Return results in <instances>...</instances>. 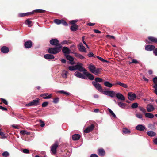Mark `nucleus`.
Returning a JSON list of instances; mask_svg holds the SVG:
<instances>
[{"label":"nucleus","instance_id":"1","mask_svg":"<svg viewBox=\"0 0 157 157\" xmlns=\"http://www.w3.org/2000/svg\"><path fill=\"white\" fill-rule=\"evenodd\" d=\"M59 46H56L54 48H49L48 50V53L50 54H56L59 53L61 50L62 46L61 44H59Z\"/></svg>","mask_w":157,"mask_h":157},{"label":"nucleus","instance_id":"2","mask_svg":"<svg viewBox=\"0 0 157 157\" xmlns=\"http://www.w3.org/2000/svg\"><path fill=\"white\" fill-rule=\"evenodd\" d=\"M40 99L39 98H36L35 100H33L32 101L26 104V106H37L39 105Z\"/></svg>","mask_w":157,"mask_h":157},{"label":"nucleus","instance_id":"3","mask_svg":"<svg viewBox=\"0 0 157 157\" xmlns=\"http://www.w3.org/2000/svg\"><path fill=\"white\" fill-rule=\"evenodd\" d=\"M59 145V143L56 141L51 146V151L53 154H55L57 152V148Z\"/></svg>","mask_w":157,"mask_h":157},{"label":"nucleus","instance_id":"4","mask_svg":"<svg viewBox=\"0 0 157 157\" xmlns=\"http://www.w3.org/2000/svg\"><path fill=\"white\" fill-rule=\"evenodd\" d=\"M93 85L94 86L95 88L99 91L101 93H103V90L100 84L98 83H96V82L93 81L92 82Z\"/></svg>","mask_w":157,"mask_h":157},{"label":"nucleus","instance_id":"5","mask_svg":"<svg viewBox=\"0 0 157 157\" xmlns=\"http://www.w3.org/2000/svg\"><path fill=\"white\" fill-rule=\"evenodd\" d=\"M82 64L81 63H78L76 65V70H78L80 72H83V74L84 75V73L86 72L87 70L83 67L81 66Z\"/></svg>","mask_w":157,"mask_h":157},{"label":"nucleus","instance_id":"6","mask_svg":"<svg viewBox=\"0 0 157 157\" xmlns=\"http://www.w3.org/2000/svg\"><path fill=\"white\" fill-rule=\"evenodd\" d=\"M103 94L105 95L109 96L112 98L116 96V93L113 91H104Z\"/></svg>","mask_w":157,"mask_h":157},{"label":"nucleus","instance_id":"7","mask_svg":"<svg viewBox=\"0 0 157 157\" xmlns=\"http://www.w3.org/2000/svg\"><path fill=\"white\" fill-rule=\"evenodd\" d=\"M49 42L50 44L52 45L55 46H59V44H61L59 43V41L58 40L56 39H52Z\"/></svg>","mask_w":157,"mask_h":157},{"label":"nucleus","instance_id":"8","mask_svg":"<svg viewBox=\"0 0 157 157\" xmlns=\"http://www.w3.org/2000/svg\"><path fill=\"white\" fill-rule=\"evenodd\" d=\"M74 75L78 78H83L85 79H87L86 77L84 75V74L81 73L78 71H76L74 73Z\"/></svg>","mask_w":157,"mask_h":157},{"label":"nucleus","instance_id":"9","mask_svg":"<svg viewBox=\"0 0 157 157\" xmlns=\"http://www.w3.org/2000/svg\"><path fill=\"white\" fill-rule=\"evenodd\" d=\"M65 56L67 59L70 61V62H68V63L71 65H74L75 64V62L74 61V59L72 56L70 55H65Z\"/></svg>","mask_w":157,"mask_h":157},{"label":"nucleus","instance_id":"10","mask_svg":"<svg viewBox=\"0 0 157 157\" xmlns=\"http://www.w3.org/2000/svg\"><path fill=\"white\" fill-rule=\"evenodd\" d=\"M148 39L149 40V41L147 40H146V41L149 43H155L157 44V38L152 36H149L148 37Z\"/></svg>","mask_w":157,"mask_h":157},{"label":"nucleus","instance_id":"11","mask_svg":"<svg viewBox=\"0 0 157 157\" xmlns=\"http://www.w3.org/2000/svg\"><path fill=\"white\" fill-rule=\"evenodd\" d=\"M94 126L93 124H92L91 125L88 127L85 130L84 132L85 133H88L92 131L94 128Z\"/></svg>","mask_w":157,"mask_h":157},{"label":"nucleus","instance_id":"12","mask_svg":"<svg viewBox=\"0 0 157 157\" xmlns=\"http://www.w3.org/2000/svg\"><path fill=\"white\" fill-rule=\"evenodd\" d=\"M84 75L87 78H88L90 80H93L94 79V75L88 72L87 71L86 72L84 73Z\"/></svg>","mask_w":157,"mask_h":157},{"label":"nucleus","instance_id":"13","mask_svg":"<svg viewBox=\"0 0 157 157\" xmlns=\"http://www.w3.org/2000/svg\"><path fill=\"white\" fill-rule=\"evenodd\" d=\"M24 46L26 48H30L32 46V42L31 40L26 41L24 44Z\"/></svg>","mask_w":157,"mask_h":157},{"label":"nucleus","instance_id":"14","mask_svg":"<svg viewBox=\"0 0 157 157\" xmlns=\"http://www.w3.org/2000/svg\"><path fill=\"white\" fill-rule=\"evenodd\" d=\"M128 99L130 100H134L136 97V95L135 94H132V92H129L128 94Z\"/></svg>","mask_w":157,"mask_h":157},{"label":"nucleus","instance_id":"15","mask_svg":"<svg viewBox=\"0 0 157 157\" xmlns=\"http://www.w3.org/2000/svg\"><path fill=\"white\" fill-rule=\"evenodd\" d=\"M98 154L100 156H104L105 154V152L103 148H100L98 149Z\"/></svg>","mask_w":157,"mask_h":157},{"label":"nucleus","instance_id":"16","mask_svg":"<svg viewBox=\"0 0 157 157\" xmlns=\"http://www.w3.org/2000/svg\"><path fill=\"white\" fill-rule=\"evenodd\" d=\"M146 108L147 111L148 112H151L154 111L155 108L151 104H148L147 105Z\"/></svg>","mask_w":157,"mask_h":157},{"label":"nucleus","instance_id":"17","mask_svg":"<svg viewBox=\"0 0 157 157\" xmlns=\"http://www.w3.org/2000/svg\"><path fill=\"white\" fill-rule=\"evenodd\" d=\"M1 51L3 53L6 54L8 53L9 51V48L6 46H4L1 48Z\"/></svg>","mask_w":157,"mask_h":157},{"label":"nucleus","instance_id":"18","mask_svg":"<svg viewBox=\"0 0 157 157\" xmlns=\"http://www.w3.org/2000/svg\"><path fill=\"white\" fill-rule=\"evenodd\" d=\"M155 48L154 46L152 45H147L145 46V49L148 51H152Z\"/></svg>","mask_w":157,"mask_h":157},{"label":"nucleus","instance_id":"19","mask_svg":"<svg viewBox=\"0 0 157 157\" xmlns=\"http://www.w3.org/2000/svg\"><path fill=\"white\" fill-rule=\"evenodd\" d=\"M116 97L118 99L121 100L122 101H124L125 100V97L121 93H117L116 94Z\"/></svg>","mask_w":157,"mask_h":157},{"label":"nucleus","instance_id":"20","mask_svg":"<svg viewBox=\"0 0 157 157\" xmlns=\"http://www.w3.org/2000/svg\"><path fill=\"white\" fill-rule=\"evenodd\" d=\"M70 50L66 47H64L62 48V52L65 54H68L70 53Z\"/></svg>","mask_w":157,"mask_h":157},{"label":"nucleus","instance_id":"21","mask_svg":"<svg viewBox=\"0 0 157 157\" xmlns=\"http://www.w3.org/2000/svg\"><path fill=\"white\" fill-rule=\"evenodd\" d=\"M136 129L140 131H143L145 129V127L143 125L139 124L136 127Z\"/></svg>","mask_w":157,"mask_h":157},{"label":"nucleus","instance_id":"22","mask_svg":"<svg viewBox=\"0 0 157 157\" xmlns=\"http://www.w3.org/2000/svg\"><path fill=\"white\" fill-rule=\"evenodd\" d=\"M33 14V12H29L25 13H20L18 15V17H22L26 16L31 15Z\"/></svg>","mask_w":157,"mask_h":157},{"label":"nucleus","instance_id":"23","mask_svg":"<svg viewBox=\"0 0 157 157\" xmlns=\"http://www.w3.org/2000/svg\"><path fill=\"white\" fill-rule=\"evenodd\" d=\"M79 48H78L80 51L84 52H86V49L85 47L83 45L82 43H80L79 45Z\"/></svg>","mask_w":157,"mask_h":157},{"label":"nucleus","instance_id":"24","mask_svg":"<svg viewBox=\"0 0 157 157\" xmlns=\"http://www.w3.org/2000/svg\"><path fill=\"white\" fill-rule=\"evenodd\" d=\"M44 58L47 59H52L54 58V56L52 54H47L44 56Z\"/></svg>","mask_w":157,"mask_h":157},{"label":"nucleus","instance_id":"25","mask_svg":"<svg viewBox=\"0 0 157 157\" xmlns=\"http://www.w3.org/2000/svg\"><path fill=\"white\" fill-rule=\"evenodd\" d=\"M80 137V135L78 134H75L72 136V140L75 141L78 140Z\"/></svg>","mask_w":157,"mask_h":157},{"label":"nucleus","instance_id":"26","mask_svg":"<svg viewBox=\"0 0 157 157\" xmlns=\"http://www.w3.org/2000/svg\"><path fill=\"white\" fill-rule=\"evenodd\" d=\"M89 68L90 71L92 73H94V71L96 69V67L94 65H90L89 67Z\"/></svg>","mask_w":157,"mask_h":157},{"label":"nucleus","instance_id":"27","mask_svg":"<svg viewBox=\"0 0 157 157\" xmlns=\"http://www.w3.org/2000/svg\"><path fill=\"white\" fill-rule=\"evenodd\" d=\"M45 12L44 10L42 9H36L33 10L32 12H33V14L34 13H44Z\"/></svg>","mask_w":157,"mask_h":157},{"label":"nucleus","instance_id":"28","mask_svg":"<svg viewBox=\"0 0 157 157\" xmlns=\"http://www.w3.org/2000/svg\"><path fill=\"white\" fill-rule=\"evenodd\" d=\"M78 29V25H72L70 27V29L72 31H76Z\"/></svg>","mask_w":157,"mask_h":157},{"label":"nucleus","instance_id":"29","mask_svg":"<svg viewBox=\"0 0 157 157\" xmlns=\"http://www.w3.org/2000/svg\"><path fill=\"white\" fill-rule=\"evenodd\" d=\"M25 24L27 25L29 27H31L33 25L32 21H30L29 19H28L26 20L25 21Z\"/></svg>","mask_w":157,"mask_h":157},{"label":"nucleus","instance_id":"30","mask_svg":"<svg viewBox=\"0 0 157 157\" xmlns=\"http://www.w3.org/2000/svg\"><path fill=\"white\" fill-rule=\"evenodd\" d=\"M116 84L118 85H120V86L125 88H128V86L126 84L122 83L119 82H117L116 83Z\"/></svg>","mask_w":157,"mask_h":157},{"label":"nucleus","instance_id":"31","mask_svg":"<svg viewBox=\"0 0 157 157\" xmlns=\"http://www.w3.org/2000/svg\"><path fill=\"white\" fill-rule=\"evenodd\" d=\"M117 104L118 106L122 108H124L127 105V104L122 103L121 102H117Z\"/></svg>","mask_w":157,"mask_h":157},{"label":"nucleus","instance_id":"32","mask_svg":"<svg viewBox=\"0 0 157 157\" xmlns=\"http://www.w3.org/2000/svg\"><path fill=\"white\" fill-rule=\"evenodd\" d=\"M145 116L146 117H147L149 118L152 119L153 118L154 116L152 113H146L145 114Z\"/></svg>","mask_w":157,"mask_h":157},{"label":"nucleus","instance_id":"33","mask_svg":"<svg viewBox=\"0 0 157 157\" xmlns=\"http://www.w3.org/2000/svg\"><path fill=\"white\" fill-rule=\"evenodd\" d=\"M75 56L77 57H78L81 59H85L84 57L80 54L77 53H74Z\"/></svg>","mask_w":157,"mask_h":157},{"label":"nucleus","instance_id":"34","mask_svg":"<svg viewBox=\"0 0 157 157\" xmlns=\"http://www.w3.org/2000/svg\"><path fill=\"white\" fill-rule=\"evenodd\" d=\"M147 134L149 136L151 137L154 136H155L156 134L155 132L152 131L148 132Z\"/></svg>","mask_w":157,"mask_h":157},{"label":"nucleus","instance_id":"35","mask_svg":"<svg viewBox=\"0 0 157 157\" xmlns=\"http://www.w3.org/2000/svg\"><path fill=\"white\" fill-rule=\"evenodd\" d=\"M104 85L106 87L110 88L113 85L109 83V82L105 81L104 83Z\"/></svg>","mask_w":157,"mask_h":157},{"label":"nucleus","instance_id":"36","mask_svg":"<svg viewBox=\"0 0 157 157\" xmlns=\"http://www.w3.org/2000/svg\"><path fill=\"white\" fill-rule=\"evenodd\" d=\"M95 81H94V82H96V83H98V82H102L103 81V79L99 77H96L95 78Z\"/></svg>","mask_w":157,"mask_h":157},{"label":"nucleus","instance_id":"37","mask_svg":"<svg viewBox=\"0 0 157 157\" xmlns=\"http://www.w3.org/2000/svg\"><path fill=\"white\" fill-rule=\"evenodd\" d=\"M122 132L125 134L129 133L130 132V131L126 128H123Z\"/></svg>","mask_w":157,"mask_h":157},{"label":"nucleus","instance_id":"38","mask_svg":"<svg viewBox=\"0 0 157 157\" xmlns=\"http://www.w3.org/2000/svg\"><path fill=\"white\" fill-rule=\"evenodd\" d=\"M101 69L100 68H97L95 69L94 73L95 75H97L98 74H100L101 73Z\"/></svg>","mask_w":157,"mask_h":157},{"label":"nucleus","instance_id":"39","mask_svg":"<svg viewBox=\"0 0 157 157\" xmlns=\"http://www.w3.org/2000/svg\"><path fill=\"white\" fill-rule=\"evenodd\" d=\"M20 133L22 135H24L25 134H26L27 135H30V133L29 132L25 130H21L20 132Z\"/></svg>","mask_w":157,"mask_h":157},{"label":"nucleus","instance_id":"40","mask_svg":"<svg viewBox=\"0 0 157 157\" xmlns=\"http://www.w3.org/2000/svg\"><path fill=\"white\" fill-rule=\"evenodd\" d=\"M154 89L153 90L154 93L157 95V84H155L153 86Z\"/></svg>","mask_w":157,"mask_h":157},{"label":"nucleus","instance_id":"41","mask_svg":"<svg viewBox=\"0 0 157 157\" xmlns=\"http://www.w3.org/2000/svg\"><path fill=\"white\" fill-rule=\"evenodd\" d=\"M97 57L98 59L99 60L103 62H106V63H109V62L107 61V60H105L103 59L101 57L98 56H97Z\"/></svg>","mask_w":157,"mask_h":157},{"label":"nucleus","instance_id":"42","mask_svg":"<svg viewBox=\"0 0 157 157\" xmlns=\"http://www.w3.org/2000/svg\"><path fill=\"white\" fill-rule=\"evenodd\" d=\"M62 21V20H59L58 19H55L54 20V22L57 25H59L61 24V22Z\"/></svg>","mask_w":157,"mask_h":157},{"label":"nucleus","instance_id":"43","mask_svg":"<svg viewBox=\"0 0 157 157\" xmlns=\"http://www.w3.org/2000/svg\"><path fill=\"white\" fill-rule=\"evenodd\" d=\"M108 110L109 112L111 113V115L115 118H116V116L114 113L109 108H108Z\"/></svg>","mask_w":157,"mask_h":157},{"label":"nucleus","instance_id":"44","mask_svg":"<svg viewBox=\"0 0 157 157\" xmlns=\"http://www.w3.org/2000/svg\"><path fill=\"white\" fill-rule=\"evenodd\" d=\"M76 65L73 66H70L68 67L69 69L71 71H73L75 70H76Z\"/></svg>","mask_w":157,"mask_h":157},{"label":"nucleus","instance_id":"45","mask_svg":"<svg viewBox=\"0 0 157 157\" xmlns=\"http://www.w3.org/2000/svg\"><path fill=\"white\" fill-rule=\"evenodd\" d=\"M138 104L137 103H134L132 104L131 107L132 109L136 108L138 107Z\"/></svg>","mask_w":157,"mask_h":157},{"label":"nucleus","instance_id":"46","mask_svg":"<svg viewBox=\"0 0 157 157\" xmlns=\"http://www.w3.org/2000/svg\"><path fill=\"white\" fill-rule=\"evenodd\" d=\"M71 43L70 42L69 40H64L61 42V44H69Z\"/></svg>","mask_w":157,"mask_h":157},{"label":"nucleus","instance_id":"47","mask_svg":"<svg viewBox=\"0 0 157 157\" xmlns=\"http://www.w3.org/2000/svg\"><path fill=\"white\" fill-rule=\"evenodd\" d=\"M78 21V20H73L71 21L70 23L72 25H77L75 23L77 22Z\"/></svg>","mask_w":157,"mask_h":157},{"label":"nucleus","instance_id":"48","mask_svg":"<svg viewBox=\"0 0 157 157\" xmlns=\"http://www.w3.org/2000/svg\"><path fill=\"white\" fill-rule=\"evenodd\" d=\"M139 108L140 110L142 111L145 114L146 113V110L144 108L140 106H139Z\"/></svg>","mask_w":157,"mask_h":157},{"label":"nucleus","instance_id":"49","mask_svg":"<svg viewBox=\"0 0 157 157\" xmlns=\"http://www.w3.org/2000/svg\"><path fill=\"white\" fill-rule=\"evenodd\" d=\"M0 100H1V101H2L3 103L6 105H8V102L5 99L3 98H1L0 99Z\"/></svg>","mask_w":157,"mask_h":157},{"label":"nucleus","instance_id":"50","mask_svg":"<svg viewBox=\"0 0 157 157\" xmlns=\"http://www.w3.org/2000/svg\"><path fill=\"white\" fill-rule=\"evenodd\" d=\"M9 155V153L7 151L4 152L2 154L3 156L4 157H6Z\"/></svg>","mask_w":157,"mask_h":157},{"label":"nucleus","instance_id":"51","mask_svg":"<svg viewBox=\"0 0 157 157\" xmlns=\"http://www.w3.org/2000/svg\"><path fill=\"white\" fill-rule=\"evenodd\" d=\"M59 101V98L58 97H56L54 99L53 102L55 104L57 103Z\"/></svg>","mask_w":157,"mask_h":157},{"label":"nucleus","instance_id":"52","mask_svg":"<svg viewBox=\"0 0 157 157\" xmlns=\"http://www.w3.org/2000/svg\"><path fill=\"white\" fill-rule=\"evenodd\" d=\"M48 104V102H44L42 104V106L43 107H46L47 106Z\"/></svg>","mask_w":157,"mask_h":157},{"label":"nucleus","instance_id":"53","mask_svg":"<svg viewBox=\"0 0 157 157\" xmlns=\"http://www.w3.org/2000/svg\"><path fill=\"white\" fill-rule=\"evenodd\" d=\"M61 24H62L63 25L65 26H67L68 25L67 23L64 20H62Z\"/></svg>","mask_w":157,"mask_h":157},{"label":"nucleus","instance_id":"54","mask_svg":"<svg viewBox=\"0 0 157 157\" xmlns=\"http://www.w3.org/2000/svg\"><path fill=\"white\" fill-rule=\"evenodd\" d=\"M39 122L41 123L40 125L41 127H44L45 125V124L44 122L41 120H39Z\"/></svg>","mask_w":157,"mask_h":157},{"label":"nucleus","instance_id":"55","mask_svg":"<svg viewBox=\"0 0 157 157\" xmlns=\"http://www.w3.org/2000/svg\"><path fill=\"white\" fill-rule=\"evenodd\" d=\"M136 117L138 118L141 119L143 117L142 114L140 113H137L136 114Z\"/></svg>","mask_w":157,"mask_h":157},{"label":"nucleus","instance_id":"56","mask_svg":"<svg viewBox=\"0 0 157 157\" xmlns=\"http://www.w3.org/2000/svg\"><path fill=\"white\" fill-rule=\"evenodd\" d=\"M106 37L108 38H109V39H115V37L113 36H111L109 35H107L106 36Z\"/></svg>","mask_w":157,"mask_h":157},{"label":"nucleus","instance_id":"57","mask_svg":"<svg viewBox=\"0 0 157 157\" xmlns=\"http://www.w3.org/2000/svg\"><path fill=\"white\" fill-rule=\"evenodd\" d=\"M87 55L90 57H95L94 54L92 52H90Z\"/></svg>","mask_w":157,"mask_h":157},{"label":"nucleus","instance_id":"58","mask_svg":"<svg viewBox=\"0 0 157 157\" xmlns=\"http://www.w3.org/2000/svg\"><path fill=\"white\" fill-rule=\"evenodd\" d=\"M153 81L155 84H157V77H155L153 78Z\"/></svg>","mask_w":157,"mask_h":157},{"label":"nucleus","instance_id":"59","mask_svg":"<svg viewBox=\"0 0 157 157\" xmlns=\"http://www.w3.org/2000/svg\"><path fill=\"white\" fill-rule=\"evenodd\" d=\"M22 152L23 153H26V154H28L29 153V150L26 149H23L22 151Z\"/></svg>","mask_w":157,"mask_h":157},{"label":"nucleus","instance_id":"60","mask_svg":"<svg viewBox=\"0 0 157 157\" xmlns=\"http://www.w3.org/2000/svg\"><path fill=\"white\" fill-rule=\"evenodd\" d=\"M0 136H2L1 138L2 139L6 138V136L4 134L3 132H1V133H0Z\"/></svg>","mask_w":157,"mask_h":157},{"label":"nucleus","instance_id":"61","mask_svg":"<svg viewBox=\"0 0 157 157\" xmlns=\"http://www.w3.org/2000/svg\"><path fill=\"white\" fill-rule=\"evenodd\" d=\"M132 63L135 64H137L139 63V62L136 60L133 59L132 60Z\"/></svg>","mask_w":157,"mask_h":157},{"label":"nucleus","instance_id":"62","mask_svg":"<svg viewBox=\"0 0 157 157\" xmlns=\"http://www.w3.org/2000/svg\"><path fill=\"white\" fill-rule=\"evenodd\" d=\"M0 109H2V110H4L5 111H7V109L6 108L4 107H2V106H0Z\"/></svg>","mask_w":157,"mask_h":157},{"label":"nucleus","instance_id":"63","mask_svg":"<svg viewBox=\"0 0 157 157\" xmlns=\"http://www.w3.org/2000/svg\"><path fill=\"white\" fill-rule=\"evenodd\" d=\"M153 52L155 55L157 56V48L154 49L153 51Z\"/></svg>","mask_w":157,"mask_h":157},{"label":"nucleus","instance_id":"64","mask_svg":"<svg viewBox=\"0 0 157 157\" xmlns=\"http://www.w3.org/2000/svg\"><path fill=\"white\" fill-rule=\"evenodd\" d=\"M90 157H98L97 155L95 154H92Z\"/></svg>","mask_w":157,"mask_h":157}]
</instances>
